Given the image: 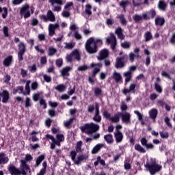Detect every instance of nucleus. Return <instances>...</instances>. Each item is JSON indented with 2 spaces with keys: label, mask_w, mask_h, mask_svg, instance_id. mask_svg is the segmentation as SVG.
I'll return each mask as SVG.
<instances>
[{
  "label": "nucleus",
  "mask_w": 175,
  "mask_h": 175,
  "mask_svg": "<svg viewBox=\"0 0 175 175\" xmlns=\"http://www.w3.org/2000/svg\"><path fill=\"white\" fill-rule=\"evenodd\" d=\"M8 170L11 175H20L21 174V171L18 168L16 167L14 165L10 164L8 165Z\"/></svg>",
  "instance_id": "9b49d317"
},
{
  "label": "nucleus",
  "mask_w": 175,
  "mask_h": 175,
  "mask_svg": "<svg viewBox=\"0 0 175 175\" xmlns=\"http://www.w3.org/2000/svg\"><path fill=\"white\" fill-rule=\"evenodd\" d=\"M46 16L48 17V20L49 21H51L52 23H54L55 21V15H54V13H53V11L48 10L46 13Z\"/></svg>",
  "instance_id": "cd10ccee"
},
{
  "label": "nucleus",
  "mask_w": 175,
  "mask_h": 175,
  "mask_svg": "<svg viewBox=\"0 0 175 175\" xmlns=\"http://www.w3.org/2000/svg\"><path fill=\"white\" fill-rule=\"evenodd\" d=\"M43 161H44V154H41L39 157H38L36 160L35 167H38V166H39L40 165V163H42V162H43Z\"/></svg>",
  "instance_id": "7c9ffc66"
},
{
  "label": "nucleus",
  "mask_w": 175,
  "mask_h": 175,
  "mask_svg": "<svg viewBox=\"0 0 175 175\" xmlns=\"http://www.w3.org/2000/svg\"><path fill=\"white\" fill-rule=\"evenodd\" d=\"M107 57H109V50L104 49L100 51L99 55L97 56V59L98 61H103V59H106Z\"/></svg>",
  "instance_id": "ddd939ff"
},
{
  "label": "nucleus",
  "mask_w": 175,
  "mask_h": 175,
  "mask_svg": "<svg viewBox=\"0 0 175 175\" xmlns=\"http://www.w3.org/2000/svg\"><path fill=\"white\" fill-rule=\"evenodd\" d=\"M104 139L108 144H112L114 142V139H113V135L107 134L104 135Z\"/></svg>",
  "instance_id": "bb28decb"
},
{
  "label": "nucleus",
  "mask_w": 175,
  "mask_h": 175,
  "mask_svg": "<svg viewBox=\"0 0 175 175\" xmlns=\"http://www.w3.org/2000/svg\"><path fill=\"white\" fill-rule=\"evenodd\" d=\"M21 75L22 77H27L28 76V70H25L24 68H21Z\"/></svg>",
  "instance_id": "680f3d73"
},
{
  "label": "nucleus",
  "mask_w": 175,
  "mask_h": 175,
  "mask_svg": "<svg viewBox=\"0 0 175 175\" xmlns=\"http://www.w3.org/2000/svg\"><path fill=\"white\" fill-rule=\"evenodd\" d=\"M2 17L3 18H6L8 17V8L6 7L3 8Z\"/></svg>",
  "instance_id": "e2e57ef3"
},
{
  "label": "nucleus",
  "mask_w": 175,
  "mask_h": 175,
  "mask_svg": "<svg viewBox=\"0 0 175 175\" xmlns=\"http://www.w3.org/2000/svg\"><path fill=\"white\" fill-rule=\"evenodd\" d=\"M18 59L19 62L23 61L24 55L25 54V51H27V46L23 42H20L18 45Z\"/></svg>",
  "instance_id": "423d86ee"
},
{
  "label": "nucleus",
  "mask_w": 175,
  "mask_h": 175,
  "mask_svg": "<svg viewBox=\"0 0 175 175\" xmlns=\"http://www.w3.org/2000/svg\"><path fill=\"white\" fill-rule=\"evenodd\" d=\"M135 150L138 151L139 152H142V154H146V151L140 144H137L135 146Z\"/></svg>",
  "instance_id": "f704fd0d"
},
{
  "label": "nucleus",
  "mask_w": 175,
  "mask_h": 175,
  "mask_svg": "<svg viewBox=\"0 0 175 175\" xmlns=\"http://www.w3.org/2000/svg\"><path fill=\"white\" fill-rule=\"evenodd\" d=\"M120 46L121 47H122V49H124L125 50H128V49H131V43L128 41L122 42L120 44Z\"/></svg>",
  "instance_id": "37998d69"
},
{
  "label": "nucleus",
  "mask_w": 175,
  "mask_h": 175,
  "mask_svg": "<svg viewBox=\"0 0 175 175\" xmlns=\"http://www.w3.org/2000/svg\"><path fill=\"white\" fill-rule=\"evenodd\" d=\"M102 44H103L102 40L90 37L85 44V49L89 54H95V53H98V47Z\"/></svg>",
  "instance_id": "f257e3e1"
},
{
  "label": "nucleus",
  "mask_w": 175,
  "mask_h": 175,
  "mask_svg": "<svg viewBox=\"0 0 175 175\" xmlns=\"http://www.w3.org/2000/svg\"><path fill=\"white\" fill-rule=\"evenodd\" d=\"M150 100H154L155 99H157V98H158V94H155V93H152L150 95Z\"/></svg>",
  "instance_id": "774afa93"
},
{
  "label": "nucleus",
  "mask_w": 175,
  "mask_h": 175,
  "mask_svg": "<svg viewBox=\"0 0 175 175\" xmlns=\"http://www.w3.org/2000/svg\"><path fill=\"white\" fill-rule=\"evenodd\" d=\"M145 38V42H150L152 39V33H151V31H146L144 34Z\"/></svg>",
  "instance_id": "c9c22d12"
},
{
  "label": "nucleus",
  "mask_w": 175,
  "mask_h": 175,
  "mask_svg": "<svg viewBox=\"0 0 175 175\" xmlns=\"http://www.w3.org/2000/svg\"><path fill=\"white\" fill-rule=\"evenodd\" d=\"M140 142L142 146H144V147H146V144H148V140H147V138L144 137L140 139Z\"/></svg>",
  "instance_id": "052dcab7"
},
{
  "label": "nucleus",
  "mask_w": 175,
  "mask_h": 175,
  "mask_svg": "<svg viewBox=\"0 0 175 175\" xmlns=\"http://www.w3.org/2000/svg\"><path fill=\"white\" fill-rule=\"evenodd\" d=\"M77 158V160L75 161L74 165H77L79 166V165H80V163H81L83 161H85V159H87V156L84 154H81L78 156Z\"/></svg>",
  "instance_id": "393cba45"
},
{
  "label": "nucleus",
  "mask_w": 175,
  "mask_h": 175,
  "mask_svg": "<svg viewBox=\"0 0 175 175\" xmlns=\"http://www.w3.org/2000/svg\"><path fill=\"white\" fill-rule=\"evenodd\" d=\"M70 70H72V68L70 66H66V67L63 68L61 70L62 76L63 77L69 76V75H70L69 72H70Z\"/></svg>",
  "instance_id": "5701e85b"
},
{
  "label": "nucleus",
  "mask_w": 175,
  "mask_h": 175,
  "mask_svg": "<svg viewBox=\"0 0 175 175\" xmlns=\"http://www.w3.org/2000/svg\"><path fill=\"white\" fill-rule=\"evenodd\" d=\"M154 24L156 27H163L165 25V18L162 16H157L154 18Z\"/></svg>",
  "instance_id": "dca6fc26"
},
{
  "label": "nucleus",
  "mask_w": 175,
  "mask_h": 175,
  "mask_svg": "<svg viewBox=\"0 0 175 175\" xmlns=\"http://www.w3.org/2000/svg\"><path fill=\"white\" fill-rule=\"evenodd\" d=\"M72 57H74L75 59H77V61H80L81 57H80V53L79 52V51L77 50L73 51L72 52Z\"/></svg>",
  "instance_id": "4c0bfd02"
},
{
  "label": "nucleus",
  "mask_w": 175,
  "mask_h": 175,
  "mask_svg": "<svg viewBox=\"0 0 175 175\" xmlns=\"http://www.w3.org/2000/svg\"><path fill=\"white\" fill-rule=\"evenodd\" d=\"M9 162V157L5 154V152H0V166L1 165H6Z\"/></svg>",
  "instance_id": "2eb2a0df"
},
{
  "label": "nucleus",
  "mask_w": 175,
  "mask_h": 175,
  "mask_svg": "<svg viewBox=\"0 0 175 175\" xmlns=\"http://www.w3.org/2000/svg\"><path fill=\"white\" fill-rule=\"evenodd\" d=\"M81 132H85L87 135H92L95 132L99 131V125L96 124L94 122L86 123L83 126L81 127Z\"/></svg>",
  "instance_id": "f03ea898"
},
{
  "label": "nucleus",
  "mask_w": 175,
  "mask_h": 175,
  "mask_svg": "<svg viewBox=\"0 0 175 175\" xmlns=\"http://www.w3.org/2000/svg\"><path fill=\"white\" fill-rule=\"evenodd\" d=\"M56 139L59 142H64V140H65V137H64V135H62V134H57Z\"/></svg>",
  "instance_id": "69168bd1"
},
{
  "label": "nucleus",
  "mask_w": 175,
  "mask_h": 175,
  "mask_svg": "<svg viewBox=\"0 0 175 175\" xmlns=\"http://www.w3.org/2000/svg\"><path fill=\"white\" fill-rule=\"evenodd\" d=\"M149 116L152 120H155L158 116V109L153 108L149 111Z\"/></svg>",
  "instance_id": "a878e982"
},
{
  "label": "nucleus",
  "mask_w": 175,
  "mask_h": 175,
  "mask_svg": "<svg viewBox=\"0 0 175 175\" xmlns=\"http://www.w3.org/2000/svg\"><path fill=\"white\" fill-rule=\"evenodd\" d=\"M10 98V94H9V91L4 90L0 93V100L1 99L2 103H8Z\"/></svg>",
  "instance_id": "9d476101"
},
{
  "label": "nucleus",
  "mask_w": 175,
  "mask_h": 175,
  "mask_svg": "<svg viewBox=\"0 0 175 175\" xmlns=\"http://www.w3.org/2000/svg\"><path fill=\"white\" fill-rule=\"evenodd\" d=\"M159 135L161 139H167L169 137V133H165L163 131H160Z\"/></svg>",
  "instance_id": "864d4df0"
},
{
  "label": "nucleus",
  "mask_w": 175,
  "mask_h": 175,
  "mask_svg": "<svg viewBox=\"0 0 175 175\" xmlns=\"http://www.w3.org/2000/svg\"><path fill=\"white\" fill-rule=\"evenodd\" d=\"M101 113L104 118H105L106 120H109V121H111L113 124L120 122V115L118 114H116L113 117H111V113H110L109 111L105 109H101Z\"/></svg>",
  "instance_id": "20e7f679"
},
{
  "label": "nucleus",
  "mask_w": 175,
  "mask_h": 175,
  "mask_svg": "<svg viewBox=\"0 0 175 175\" xmlns=\"http://www.w3.org/2000/svg\"><path fill=\"white\" fill-rule=\"evenodd\" d=\"M29 84H31V80L27 81L26 84H25V90L26 94L27 95H29V94H31V89L29 88Z\"/></svg>",
  "instance_id": "a19ab883"
},
{
  "label": "nucleus",
  "mask_w": 175,
  "mask_h": 175,
  "mask_svg": "<svg viewBox=\"0 0 175 175\" xmlns=\"http://www.w3.org/2000/svg\"><path fill=\"white\" fill-rule=\"evenodd\" d=\"M66 87L64 86V85L63 84H59V85H57L55 89L57 90V91H59V92H64V91H65L66 90Z\"/></svg>",
  "instance_id": "a18cd8bd"
},
{
  "label": "nucleus",
  "mask_w": 175,
  "mask_h": 175,
  "mask_svg": "<svg viewBox=\"0 0 175 175\" xmlns=\"http://www.w3.org/2000/svg\"><path fill=\"white\" fill-rule=\"evenodd\" d=\"M28 69L31 73H36V70H38V68L35 64H32V66H29Z\"/></svg>",
  "instance_id": "de8ad7c7"
},
{
  "label": "nucleus",
  "mask_w": 175,
  "mask_h": 175,
  "mask_svg": "<svg viewBox=\"0 0 175 175\" xmlns=\"http://www.w3.org/2000/svg\"><path fill=\"white\" fill-rule=\"evenodd\" d=\"M154 89L159 94H161V92H162V88L161 87V85H159L157 83H154Z\"/></svg>",
  "instance_id": "4d7b16f0"
},
{
  "label": "nucleus",
  "mask_w": 175,
  "mask_h": 175,
  "mask_svg": "<svg viewBox=\"0 0 175 175\" xmlns=\"http://www.w3.org/2000/svg\"><path fill=\"white\" fill-rule=\"evenodd\" d=\"M83 146V142L79 141L77 142V145L75 146V150L77 152H81V147Z\"/></svg>",
  "instance_id": "ea45409f"
},
{
  "label": "nucleus",
  "mask_w": 175,
  "mask_h": 175,
  "mask_svg": "<svg viewBox=\"0 0 175 175\" xmlns=\"http://www.w3.org/2000/svg\"><path fill=\"white\" fill-rule=\"evenodd\" d=\"M107 43L108 44H110L111 43L112 50H116V46H117V38H116V36H114V33H110L109 38H107Z\"/></svg>",
  "instance_id": "1a4fd4ad"
},
{
  "label": "nucleus",
  "mask_w": 175,
  "mask_h": 175,
  "mask_svg": "<svg viewBox=\"0 0 175 175\" xmlns=\"http://www.w3.org/2000/svg\"><path fill=\"white\" fill-rule=\"evenodd\" d=\"M12 62H13V56L8 55L3 61V65L5 66V68H8V66L12 65Z\"/></svg>",
  "instance_id": "f3484780"
},
{
  "label": "nucleus",
  "mask_w": 175,
  "mask_h": 175,
  "mask_svg": "<svg viewBox=\"0 0 175 175\" xmlns=\"http://www.w3.org/2000/svg\"><path fill=\"white\" fill-rule=\"evenodd\" d=\"M20 15L23 16L24 18H29L31 17V12L29 11V5L25 4L20 10Z\"/></svg>",
  "instance_id": "0eeeda50"
},
{
  "label": "nucleus",
  "mask_w": 175,
  "mask_h": 175,
  "mask_svg": "<svg viewBox=\"0 0 175 175\" xmlns=\"http://www.w3.org/2000/svg\"><path fill=\"white\" fill-rule=\"evenodd\" d=\"M157 7L159 10H161V12H166L167 4L166 2H165V1L160 0L157 4Z\"/></svg>",
  "instance_id": "a211bd4d"
},
{
  "label": "nucleus",
  "mask_w": 175,
  "mask_h": 175,
  "mask_svg": "<svg viewBox=\"0 0 175 175\" xmlns=\"http://www.w3.org/2000/svg\"><path fill=\"white\" fill-rule=\"evenodd\" d=\"M115 33L117 34V36L120 40H124L125 39V36L122 33V28L118 27L115 30Z\"/></svg>",
  "instance_id": "4be33fe9"
},
{
  "label": "nucleus",
  "mask_w": 175,
  "mask_h": 175,
  "mask_svg": "<svg viewBox=\"0 0 175 175\" xmlns=\"http://www.w3.org/2000/svg\"><path fill=\"white\" fill-rule=\"evenodd\" d=\"M39 102H40V106H43L44 109H47V103H46V100L43 98H40Z\"/></svg>",
  "instance_id": "3c124183"
},
{
  "label": "nucleus",
  "mask_w": 175,
  "mask_h": 175,
  "mask_svg": "<svg viewBox=\"0 0 175 175\" xmlns=\"http://www.w3.org/2000/svg\"><path fill=\"white\" fill-rule=\"evenodd\" d=\"M114 138L116 140V142L117 144L121 143L122 140H124V134H122V132L120 133H113Z\"/></svg>",
  "instance_id": "6ab92c4d"
},
{
  "label": "nucleus",
  "mask_w": 175,
  "mask_h": 175,
  "mask_svg": "<svg viewBox=\"0 0 175 175\" xmlns=\"http://www.w3.org/2000/svg\"><path fill=\"white\" fill-rule=\"evenodd\" d=\"M70 157H71V159L72 161L74 162L75 163V161H76V155H77V151H75V150H72L70 152Z\"/></svg>",
  "instance_id": "603ef678"
},
{
  "label": "nucleus",
  "mask_w": 175,
  "mask_h": 175,
  "mask_svg": "<svg viewBox=\"0 0 175 175\" xmlns=\"http://www.w3.org/2000/svg\"><path fill=\"white\" fill-rule=\"evenodd\" d=\"M43 79H44V81H46V83H51V80H52L51 77H50L46 74H44L43 75Z\"/></svg>",
  "instance_id": "6e6d98bb"
},
{
  "label": "nucleus",
  "mask_w": 175,
  "mask_h": 175,
  "mask_svg": "<svg viewBox=\"0 0 175 175\" xmlns=\"http://www.w3.org/2000/svg\"><path fill=\"white\" fill-rule=\"evenodd\" d=\"M120 116L122 117V121L124 124L131 123V113L126 112L125 113H120Z\"/></svg>",
  "instance_id": "4468645a"
},
{
  "label": "nucleus",
  "mask_w": 175,
  "mask_h": 175,
  "mask_svg": "<svg viewBox=\"0 0 175 175\" xmlns=\"http://www.w3.org/2000/svg\"><path fill=\"white\" fill-rule=\"evenodd\" d=\"M157 16V11L151 9L145 13H143V20H152Z\"/></svg>",
  "instance_id": "6e6552de"
},
{
  "label": "nucleus",
  "mask_w": 175,
  "mask_h": 175,
  "mask_svg": "<svg viewBox=\"0 0 175 175\" xmlns=\"http://www.w3.org/2000/svg\"><path fill=\"white\" fill-rule=\"evenodd\" d=\"M133 18L135 23H140V21H142V20H143V14H142V16L138 15V14H135L133 16Z\"/></svg>",
  "instance_id": "79ce46f5"
},
{
  "label": "nucleus",
  "mask_w": 175,
  "mask_h": 175,
  "mask_svg": "<svg viewBox=\"0 0 175 175\" xmlns=\"http://www.w3.org/2000/svg\"><path fill=\"white\" fill-rule=\"evenodd\" d=\"M75 120H76L75 118H70L68 120H66V122H64V126L68 129H70V125L73 124V121H75Z\"/></svg>",
  "instance_id": "473e14b6"
},
{
  "label": "nucleus",
  "mask_w": 175,
  "mask_h": 175,
  "mask_svg": "<svg viewBox=\"0 0 175 175\" xmlns=\"http://www.w3.org/2000/svg\"><path fill=\"white\" fill-rule=\"evenodd\" d=\"M21 167L22 170H26L27 172L28 170H31L29 165H28V164H27V163L24 161V160L21 161Z\"/></svg>",
  "instance_id": "2f4dec72"
},
{
  "label": "nucleus",
  "mask_w": 175,
  "mask_h": 175,
  "mask_svg": "<svg viewBox=\"0 0 175 175\" xmlns=\"http://www.w3.org/2000/svg\"><path fill=\"white\" fill-rule=\"evenodd\" d=\"M96 75L94 72H92V76L88 77V81L90 84H95V81H94V79L96 77Z\"/></svg>",
  "instance_id": "49530a36"
},
{
  "label": "nucleus",
  "mask_w": 175,
  "mask_h": 175,
  "mask_svg": "<svg viewBox=\"0 0 175 175\" xmlns=\"http://www.w3.org/2000/svg\"><path fill=\"white\" fill-rule=\"evenodd\" d=\"M55 53H57V49H55L53 46H50L48 49V55L49 57H53V55H55Z\"/></svg>",
  "instance_id": "e433bc0d"
},
{
  "label": "nucleus",
  "mask_w": 175,
  "mask_h": 175,
  "mask_svg": "<svg viewBox=\"0 0 175 175\" xmlns=\"http://www.w3.org/2000/svg\"><path fill=\"white\" fill-rule=\"evenodd\" d=\"M112 79L116 81V83H122V76L120 72H114L112 75Z\"/></svg>",
  "instance_id": "aec40b11"
},
{
  "label": "nucleus",
  "mask_w": 175,
  "mask_h": 175,
  "mask_svg": "<svg viewBox=\"0 0 175 175\" xmlns=\"http://www.w3.org/2000/svg\"><path fill=\"white\" fill-rule=\"evenodd\" d=\"M93 120H94L95 122H100V121H102V116H100V113L94 114Z\"/></svg>",
  "instance_id": "8fccbe9b"
},
{
  "label": "nucleus",
  "mask_w": 175,
  "mask_h": 175,
  "mask_svg": "<svg viewBox=\"0 0 175 175\" xmlns=\"http://www.w3.org/2000/svg\"><path fill=\"white\" fill-rule=\"evenodd\" d=\"M3 32L4 33V36H5V38H8L9 36V27L4 26L3 27Z\"/></svg>",
  "instance_id": "5fc2aeb1"
},
{
  "label": "nucleus",
  "mask_w": 175,
  "mask_h": 175,
  "mask_svg": "<svg viewBox=\"0 0 175 175\" xmlns=\"http://www.w3.org/2000/svg\"><path fill=\"white\" fill-rule=\"evenodd\" d=\"M94 96L99 97L102 96V89L99 88H95L94 90Z\"/></svg>",
  "instance_id": "c03bdc74"
},
{
  "label": "nucleus",
  "mask_w": 175,
  "mask_h": 175,
  "mask_svg": "<svg viewBox=\"0 0 175 175\" xmlns=\"http://www.w3.org/2000/svg\"><path fill=\"white\" fill-rule=\"evenodd\" d=\"M128 55L126 54L123 55L122 57H118L115 63V68L116 69H122L128 62Z\"/></svg>",
  "instance_id": "39448f33"
},
{
  "label": "nucleus",
  "mask_w": 175,
  "mask_h": 175,
  "mask_svg": "<svg viewBox=\"0 0 175 175\" xmlns=\"http://www.w3.org/2000/svg\"><path fill=\"white\" fill-rule=\"evenodd\" d=\"M92 10V5H91V4H86L85 5V13L86 14V16H92V11H91Z\"/></svg>",
  "instance_id": "c85d7f7f"
},
{
  "label": "nucleus",
  "mask_w": 175,
  "mask_h": 175,
  "mask_svg": "<svg viewBox=\"0 0 175 175\" xmlns=\"http://www.w3.org/2000/svg\"><path fill=\"white\" fill-rule=\"evenodd\" d=\"M49 3L54 6V5H64L62 0H49Z\"/></svg>",
  "instance_id": "58836bf2"
},
{
  "label": "nucleus",
  "mask_w": 175,
  "mask_h": 175,
  "mask_svg": "<svg viewBox=\"0 0 175 175\" xmlns=\"http://www.w3.org/2000/svg\"><path fill=\"white\" fill-rule=\"evenodd\" d=\"M25 106L27 108L30 107V106H31V98H29V97H27L25 100Z\"/></svg>",
  "instance_id": "13d9d810"
},
{
  "label": "nucleus",
  "mask_w": 175,
  "mask_h": 175,
  "mask_svg": "<svg viewBox=\"0 0 175 175\" xmlns=\"http://www.w3.org/2000/svg\"><path fill=\"white\" fill-rule=\"evenodd\" d=\"M135 89H136V83H131L129 85V89L124 88L122 90V94H124V95H126L130 92H132V94H135L136 92Z\"/></svg>",
  "instance_id": "f8f14e48"
},
{
  "label": "nucleus",
  "mask_w": 175,
  "mask_h": 175,
  "mask_svg": "<svg viewBox=\"0 0 175 175\" xmlns=\"http://www.w3.org/2000/svg\"><path fill=\"white\" fill-rule=\"evenodd\" d=\"M164 122H165L168 128H172V123H170V118H169V117L166 116L164 119Z\"/></svg>",
  "instance_id": "bf43d9fd"
},
{
  "label": "nucleus",
  "mask_w": 175,
  "mask_h": 175,
  "mask_svg": "<svg viewBox=\"0 0 175 175\" xmlns=\"http://www.w3.org/2000/svg\"><path fill=\"white\" fill-rule=\"evenodd\" d=\"M31 90H33V91H35L36 90H38V88L39 87V83H38V82L35 81L31 83Z\"/></svg>",
  "instance_id": "0e129e2a"
},
{
  "label": "nucleus",
  "mask_w": 175,
  "mask_h": 175,
  "mask_svg": "<svg viewBox=\"0 0 175 175\" xmlns=\"http://www.w3.org/2000/svg\"><path fill=\"white\" fill-rule=\"evenodd\" d=\"M116 18H118L120 20V24H122V25L126 26V24H128L126 18H125V16H124L123 14H118Z\"/></svg>",
  "instance_id": "b1692460"
},
{
  "label": "nucleus",
  "mask_w": 175,
  "mask_h": 175,
  "mask_svg": "<svg viewBox=\"0 0 175 175\" xmlns=\"http://www.w3.org/2000/svg\"><path fill=\"white\" fill-rule=\"evenodd\" d=\"M123 76L125 78L124 80V84L125 85H126V84H128V83H129V81H131V80H132V72L131 71H127L123 73Z\"/></svg>",
  "instance_id": "412c9836"
},
{
  "label": "nucleus",
  "mask_w": 175,
  "mask_h": 175,
  "mask_svg": "<svg viewBox=\"0 0 175 175\" xmlns=\"http://www.w3.org/2000/svg\"><path fill=\"white\" fill-rule=\"evenodd\" d=\"M85 70H88V66L87 65L79 66L77 68L78 72H85Z\"/></svg>",
  "instance_id": "09e8293b"
},
{
  "label": "nucleus",
  "mask_w": 175,
  "mask_h": 175,
  "mask_svg": "<svg viewBox=\"0 0 175 175\" xmlns=\"http://www.w3.org/2000/svg\"><path fill=\"white\" fill-rule=\"evenodd\" d=\"M145 167L147 168L151 175L158 173V172H160L161 169H162V166L157 163V161H152L151 163H146Z\"/></svg>",
  "instance_id": "7ed1b4c3"
},
{
  "label": "nucleus",
  "mask_w": 175,
  "mask_h": 175,
  "mask_svg": "<svg viewBox=\"0 0 175 175\" xmlns=\"http://www.w3.org/2000/svg\"><path fill=\"white\" fill-rule=\"evenodd\" d=\"M103 144H98L96 145L92 150V154H98L100 148H103Z\"/></svg>",
  "instance_id": "c756f323"
},
{
  "label": "nucleus",
  "mask_w": 175,
  "mask_h": 175,
  "mask_svg": "<svg viewBox=\"0 0 175 175\" xmlns=\"http://www.w3.org/2000/svg\"><path fill=\"white\" fill-rule=\"evenodd\" d=\"M62 64H64L62 59H57L56 60V65L58 68H61V66H62Z\"/></svg>",
  "instance_id": "338daca9"
},
{
  "label": "nucleus",
  "mask_w": 175,
  "mask_h": 175,
  "mask_svg": "<svg viewBox=\"0 0 175 175\" xmlns=\"http://www.w3.org/2000/svg\"><path fill=\"white\" fill-rule=\"evenodd\" d=\"M129 5V1H120L119 2V5L120 6V8H122L124 12H126V7Z\"/></svg>",
  "instance_id": "72a5a7b5"
}]
</instances>
